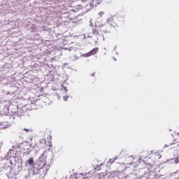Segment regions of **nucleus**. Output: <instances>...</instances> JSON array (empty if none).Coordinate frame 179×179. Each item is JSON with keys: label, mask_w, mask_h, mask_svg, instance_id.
Listing matches in <instances>:
<instances>
[{"label": "nucleus", "mask_w": 179, "mask_h": 179, "mask_svg": "<svg viewBox=\"0 0 179 179\" xmlns=\"http://www.w3.org/2000/svg\"><path fill=\"white\" fill-rule=\"evenodd\" d=\"M27 163L29 164V166H31V164H33V163H34V159H33V157H30L28 159Z\"/></svg>", "instance_id": "f03ea898"}, {"label": "nucleus", "mask_w": 179, "mask_h": 179, "mask_svg": "<svg viewBox=\"0 0 179 179\" xmlns=\"http://www.w3.org/2000/svg\"><path fill=\"white\" fill-rule=\"evenodd\" d=\"M160 157H162V156H160V157H159V159H160Z\"/></svg>", "instance_id": "1a4fd4ad"}, {"label": "nucleus", "mask_w": 179, "mask_h": 179, "mask_svg": "<svg viewBox=\"0 0 179 179\" xmlns=\"http://www.w3.org/2000/svg\"><path fill=\"white\" fill-rule=\"evenodd\" d=\"M103 15H104V12L101 11V12L99 13V17H101L103 16Z\"/></svg>", "instance_id": "20e7f679"}, {"label": "nucleus", "mask_w": 179, "mask_h": 179, "mask_svg": "<svg viewBox=\"0 0 179 179\" xmlns=\"http://www.w3.org/2000/svg\"><path fill=\"white\" fill-rule=\"evenodd\" d=\"M99 48H95L92 49L91 51H90L88 53H87V57H91V55H94V54H97Z\"/></svg>", "instance_id": "f257e3e1"}, {"label": "nucleus", "mask_w": 179, "mask_h": 179, "mask_svg": "<svg viewBox=\"0 0 179 179\" xmlns=\"http://www.w3.org/2000/svg\"><path fill=\"white\" fill-rule=\"evenodd\" d=\"M23 131H25V132H29L30 131L29 129L24 128Z\"/></svg>", "instance_id": "423d86ee"}, {"label": "nucleus", "mask_w": 179, "mask_h": 179, "mask_svg": "<svg viewBox=\"0 0 179 179\" xmlns=\"http://www.w3.org/2000/svg\"><path fill=\"white\" fill-rule=\"evenodd\" d=\"M62 87L65 90V92H68V89H66V87H64V85H62Z\"/></svg>", "instance_id": "39448f33"}, {"label": "nucleus", "mask_w": 179, "mask_h": 179, "mask_svg": "<svg viewBox=\"0 0 179 179\" xmlns=\"http://www.w3.org/2000/svg\"><path fill=\"white\" fill-rule=\"evenodd\" d=\"M157 156H160V155H157Z\"/></svg>", "instance_id": "9d476101"}, {"label": "nucleus", "mask_w": 179, "mask_h": 179, "mask_svg": "<svg viewBox=\"0 0 179 179\" xmlns=\"http://www.w3.org/2000/svg\"><path fill=\"white\" fill-rule=\"evenodd\" d=\"M110 24H113V22H114V17H111L108 20Z\"/></svg>", "instance_id": "7ed1b4c3"}, {"label": "nucleus", "mask_w": 179, "mask_h": 179, "mask_svg": "<svg viewBox=\"0 0 179 179\" xmlns=\"http://www.w3.org/2000/svg\"><path fill=\"white\" fill-rule=\"evenodd\" d=\"M92 76H94V73L92 74Z\"/></svg>", "instance_id": "6e6552de"}, {"label": "nucleus", "mask_w": 179, "mask_h": 179, "mask_svg": "<svg viewBox=\"0 0 179 179\" xmlns=\"http://www.w3.org/2000/svg\"><path fill=\"white\" fill-rule=\"evenodd\" d=\"M45 164H47V163H43V166L41 167V169H43V167H45Z\"/></svg>", "instance_id": "0eeeda50"}]
</instances>
